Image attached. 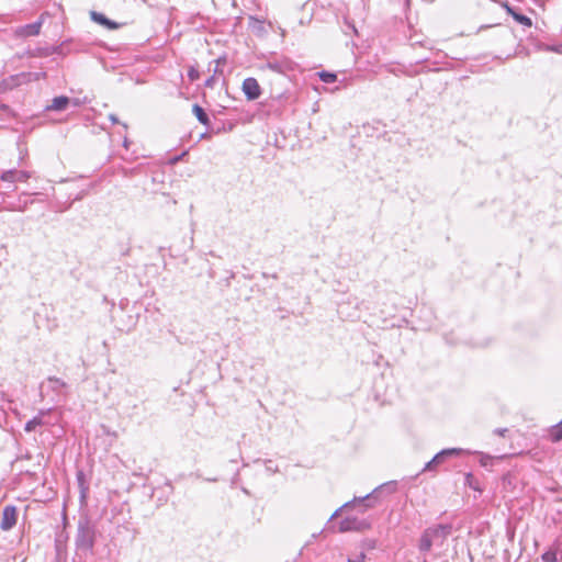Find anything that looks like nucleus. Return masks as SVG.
<instances>
[{
    "label": "nucleus",
    "instance_id": "nucleus-16",
    "mask_svg": "<svg viewBox=\"0 0 562 562\" xmlns=\"http://www.w3.org/2000/svg\"><path fill=\"white\" fill-rule=\"evenodd\" d=\"M192 111L201 124H203L205 126L210 125V119H209L207 114L199 104H193Z\"/></svg>",
    "mask_w": 562,
    "mask_h": 562
},
{
    "label": "nucleus",
    "instance_id": "nucleus-8",
    "mask_svg": "<svg viewBox=\"0 0 562 562\" xmlns=\"http://www.w3.org/2000/svg\"><path fill=\"white\" fill-rule=\"evenodd\" d=\"M243 92L245 93L246 98L250 101L257 100L261 94V89L258 83V81L255 78H246L243 81Z\"/></svg>",
    "mask_w": 562,
    "mask_h": 562
},
{
    "label": "nucleus",
    "instance_id": "nucleus-12",
    "mask_svg": "<svg viewBox=\"0 0 562 562\" xmlns=\"http://www.w3.org/2000/svg\"><path fill=\"white\" fill-rule=\"evenodd\" d=\"M70 99L66 95L55 97L52 103L46 106L48 111H64L69 104Z\"/></svg>",
    "mask_w": 562,
    "mask_h": 562
},
{
    "label": "nucleus",
    "instance_id": "nucleus-3",
    "mask_svg": "<svg viewBox=\"0 0 562 562\" xmlns=\"http://www.w3.org/2000/svg\"><path fill=\"white\" fill-rule=\"evenodd\" d=\"M390 486V484H382L374 488L371 493L367 494L363 497H355L353 501L345 503L339 509H337L331 518L336 517L339 513V510L344 508H349L353 506L357 503H363L366 502V507H373L374 503L376 502L378 495L384 490V487Z\"/></svg>",
    "mask_w": 562,
    "mask_h": 562
},
{
    "label": "nucleus",
    "instance_id": "nucleus-7",
    "mask_svg": "<svg viewBox=\"0 0 562 562\" xmlns=\"http://www.w3.org/2000/svg\"><path fill=\"white\" fill-rule=\"evenodd\" d=\"M16 519H18L16 507L13 505H7L2 512V519L0 522V528L4 531L12 529L16 524Z\"/></svg>",
    "mask_w": 562,
    "mask_h": 562
},
{
    "label": "nucleus",
    "instance_id": "nucleus-27",
    "mask_svg": "<svg viewBox=\"0 0 562 562\" xmlns=\"http://www.w3.org/2000/svg\"><path fill=\"white\" fill-rule=\"evenodd\" d=\"M549 50L562 55V44L561 45H557V46H551V47H549Z\"/></svg>",
    "mask_w": 562,
    "mask_h": 562
},
{
    "label": "nucleus",
    "instance_id": "nucleus-13",
    "mask_svg": "<svg viewBox=\"0 0 562 562\" xmlns=\"http://www.w3.org/2000/svg\"><path fill=\"white\" fill-rule=\"evenodd\" d=\"M48 412H49V409H48V411H43V409H42V411H40V412H38V414H37L35 417H33L31 420H29V422L25 424V426H24V430H25L26 432H31V431L35 430V428H36L37 426H42V425H44V424H45V422H44V416H45Z\"/></svg>",
    "mask_w": 562,
    "mask_h": 562
},
{
    "label": "nucleus",
    "instance_id": "nucleus-10",
    "mask_svg": "<svg viewBox=\"0 0 562 562\" xmlns=\"http://www.w3.org/2000/svg\"><path fill=\"white\" fill-rule=\"evenodd\" d=\"M262 68L269 69L277 74H285L290 69V63L288 59H269Z\"/></svg>",
    "mask_w": 562,
    "mask_h": 562
},
{
    "label": "nucleus",
    "instance_id": "nucleus-30",
    "mask_svg": "<svg viewBox=\"0 0 562 562\" xmlns=\"http://www.w3.org/2000/svg\"><path fill=\"white\" fill-rule=\"evenodd\" d=\"M411 0H406L407 3H409Z\"/></svg>",
    "mask_w": 562,
    "mask_h": 562
},
{
    "label": "nucleus",
    "instance_id": "nucleus-2",
    "mask_svg": "<svg viewBox=\"0 0 562 562\" xmlns=\"http://www.w3.org/2000/svg\"><path fill=\"white\" fill-rule=\"evenodd\" d=\"M465 452H469V451L461 449V448L443 449L440 452H438L430 461H428L422 471L423 472L435 471L438 465H440L441 463H443L447 460V458L452 457V456H460Z\"/></svg>",
    "mask_w": 562,
    "mask_h": 562
},
{
    "label": "nucleus",
    "instance_id": "nucleus-19",
    "mask_svg": "<svg viewBox=\"0 0 562 562\" xmlns=\"http://www.w3.org/2000/svg\"><path fill=\"white\" fill-rule=\"evenodd\" d=\"M48 382L50 383L52 390L55 392H58L60 389L66 386V383L63 380L55 376H49Z\"/></svg>",
    "mask_w": 562,
    "mask_h": 562
},
{
    "label": "nucleus",
    "instance_id": "nucleus-5",
    "mask_svg": "<svg viewBox=\"0 0 562 562\" xmlns=\"http://www.w3.org/2000/svg\"><path fill=\"white\" fill-rule=\"evenodd\" d=\"M370 528V522L357 517H346L339 522V531H363Z\"/></svg>",
    "mask_w": 562,
    "mask_h": 562
},
{
    "label": "nucleus",
    "instance_id": "nucleus-20",
    "mask_svg": "<svg viewBox=\"0 0 562 562\" xmlns=\"http://www.w3.org/2000/svg\"><path fill=\"white\" fill-rule=\"evenodd\" d=\"M318 75L321 80L325 83H333L337 80V75L334 72L321 71Z\"/></svg>",
    "mask_w": 562,
    "mask_h": 562
},
{
    "label": "nucleus",
    "instance_id": "nucleus-17",
    "mask_svg": "<svg viewBox=\"0 0 562 562\" xmlns=\"http://www.w3.org/2000/svg\"><path fill=\"white\" fill-rule=\"evenodd\" d=\"M549 437L553 442L562 440V420L550 428Z\"/></svg>",
    "mask_w": 562,
    "mask_h": 562
},
{
    "label": "nucleus",
    "instance_id": "nucleus-11",
    "mask_svg": "<svg viewBox=\"0 0 562 562\" xmlns=\"http://www.w3.org/2000/svg\"><path fill=\"white\" fill-rule=\"evenodd\" d=\"M41 27H42V20L19 27V30L16 31V34L19 36H23V37L36 36L40 34Z\"/></svg>",
    "mask_w": 562,
    "mask_h": 562
},
{
    "label": "nucleus",
    "instance_id": "nucleus-6",
    "mask_svg": "<svg viewBox=\"0 0 562 562\" xmlns=\"http://www.w3.org/2000/svg\"><path fill=\"white\" fill-rule=\"evenodd\" d=\"M436 543L442 544L452 532L451 524H439L426 529Z\"/></svg>",
    "mask_w": 562,
    "mask_h": 562
},
{
    "label": "nucleus",
    "instance_id": "nucleus-4",
    "mask_svg": "<svg viewBox=\"0 0 562 562\" xmlns=\"http://www.w3.org/2000/svg\"><path fill=\"white\" fill-rule=\"evenodd\" d=\"M31 72H21L9 76L0 81V92L13 90L14 88L31 81Z\"/></svg>",
    "mask_w": 562,
    "mask_h": 562
},
{
    "label": "nucleus",
    "instance_id": "nucleus-22",
    "mask_svg": "<svg viewBox=\"0 0 562 562\" xmlns=\"http://www.w3.org/2000/svg\"><path fill=\"white\" fill-rule=\"evenodd\" d=\"M225 58H217L213 61V64L215 65L214 68H213V72L214 75L217 74V72H222V70H220V65L221 64H225ZM211 66H212V63H210V68L209 70H211Z\"/></svg>",
    "mask_w": 562,
    "mask_h": 562
},
{
    "label": "nucleus",
    "instance_id": "nucleus-28",
    "mask_svg": "<svg viewBox=\"0 0 562 562\" xmlns=\"http://www.w3.org/2000/svg\"><path fill=\"white\" fill-rule=\"evenodd\" d=\"M494 432L498 436H505V434L507 432V428H496Z\"/></svg>",
    "mask_w": 562,
    "mask_h": 562
},
{
    "label": "nucleus",
    "instance_id": "nucleus-18",
    "mask_svg": "<svg viewBox=\"0 0 562 562\" xmlns=\"http://www.w3.org/2000/svg\"><path fill=\"white\" fill-rule=\"evenodd\" d=\"M508 11L512 14V16L514 18V20L517 21L518 23H520L527 27H530L532 25L531 19L528 18L527 15H525L522 13L515 12L512 9H508Z\"/></svg>",
    "mask_w": 562,
    "mask_h": 562
},
{
    "label": "nucleus",
    "instance_id": "nucleus-26",
    "mask_svg": "<svg viewBox=\"0 0 562 562\" xmlns=\"http://www.w3.org/2000/svg\"><path fill=\"white\" fill-rule=\"evenodd\" d=\"M214 81H215V76H211L209 79L205 80V87H209V88H213L214 87Z\"/></svg>",
    "mask_w": 562,
    "mask_h": 562
},
{
    "label": "nucleus",
    "instance_id": "nucleus-29",
    "mask_svg": "<svg viewBox=\"0 0 562 562\" xmlns=\"http://www.w3.org/2000/svg\"><path fill=\"white\" fill-rule=\"evenodd\" d=\"M109 119L110 121L113 123V124H117L119 123V119L115 114H110L109 115Z\"/></svg>",
    "mask_w": 562,
    "mask_h": 562
},
{
    "label": "nucleus",
    "instance_id": "nucleus-9",
    "mask_svg": "<svg viewBox=\"0 0 562 562\" xmlns=\"http://www.w3.org/2000/svg\"><path fill=\"white\" fill-rule=\"evenodd\" d=\"M31 177L30 172L16 169H10L3 171L1 175V180L4 182H25Z\"/></svg>",
    "mask_w": 562,
    "mask_h": 562
},
{
    "label": "nucleus",
    "instance_id": "nucleus-23",
    "mask_svg": "<svg viewBox=\"0 0 562 562\" xmlns=\"http://www.w3.org/2000/svg\"><path fill=\"white\" fill-rule=\"evenodd\" d=\"M188 77L191 81H195L199 79L200 77V74H199V70L195 69L194 67H191L188 71Z\"/></svg>",
    "mask_w": 562,
    "mask_h": 562
},
{
    "label": "nucleus",
    "instance_id": "nucleus-14",
    "mask_svg": "<svg viewBox=\"0 0 562 562\" xmlns=\"http://www.w3.org/2000/svg\"><path fill=\"white\" fill-rule=\"evenodd\" d=\"M436 543V541L430 537L428 531L425 529L422 533V537L419 539L418 549L420 552L428 553L431 550L432 544Z\"/></svg>",
    "mask_w": 562,
    "mask_h": 562
},
{
    "label": "nucleus",
    "instance_id": "nucleus-15",
    "mask_svg": "<svg viewBox=\"0 0 562 562\" xmlns=\"http://www.w3.org/2000/svg\"><path fill=\"white\" fill-rule=\"evenodd\" d=\"M91 19L101 24V25H104L106 26L108 29L110 30H114L117 27V24L111 20H109L104 14L102 13H99V12H95V11H92L91 12Z\"/></svg>",
    "mask_w": 562,
    "mask_h": 562
},
{
    "label": "nucleus",
    "instance_id": "nucleus-25",
    "mask_svg": "<svg viewBox=\"0 0 562 562\" xmlns=\"http://www.w3.org/2000/svg\"><path fill=\"white\" fill-rule=\"evenodd\" d=\"M32 74V77H31V81L32 80H40L41 78H45L46 74L45 72H36V74Z\"/></svg>",
    "mask_w": 562,
    "mask_h": 562
},
{
    "label": "nucleus",
    "instance_id": "nucleus-24",
    "mask_svg": "<svg viewBox=\"0 0 562 562\" xmlns=\"http://www.w3.org/2000/svg\"><path fill=\"white\" fill-rule=\"evenodd\" d=\"M366 559V554L363 552H361L360 554L356 555V557H349L348 558V562H363Z\"/></svg>",
    "mask_w": 562,
    "mask_h": 562
},
{
    "label": "nucleus",
    "instance_id": "nucleus-1",
    "mask_svg": "<svg viewBox=\"0 0 562 562\" xmlns=\"http://www.w3.org/2000/svg\"><path fill=\"white\" fill-rule=\"evenodd\" d=\"M97 539V527L91 519L85 515L80 516L75 536L76 554L87 557L92 554Z\"/></svg>",
    "mask_w": 562,
    "mask_h": 562
},
{
    "label": "nucleus",
    "instance_id": "nucleus-21",
    "mask_svg": "<svg viewBox=\"0 0 562 562\" xmlns=\"http://www.w3.org/2000/svg\"><path fill=\"white\" fill-rule=\"evenodd\" d=\"M543 562H559L558 554L554 550H548L542 555Z\"/></svg>",
    "mask_w": 562,
    "mask_h": 562
}]
</instances>
